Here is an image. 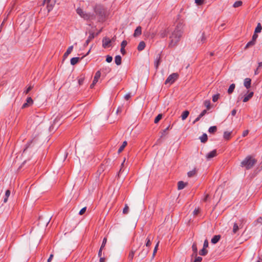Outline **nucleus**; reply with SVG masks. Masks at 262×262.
<instances>
[{"mask_svg": "<svg viewBox=\"0 0 262 262\" xmlns=\"http://www.w3.org/2000/svg\"><path fill=\"white\" fill-rule=\"evenodd\" d=\"M196 170L195 168H194L192 170L189 171L187 173V175L188 177H192L196 174Z\"/></svg>", "mask_w": 262, "mask_h": 262, "instance_id": "nucleus-32", "label": "nucleus"}, {"mask_svg": "<svg viewBox=\"0 0 262 262\" xmlns=\"http://www.w3.org/2000/svg\"><path fill=\"white\" fill-rule=\"evenodd\" d=\"M199 41H200L202 43L205 42L206 40V37L205 35V33L203 32L202 33V35L201 38L199 39Z\"/></svg>", "mask_w": 262, "mask_h": 262, "instance_id": "nucleus-39", "label": "nucleus"}, {"mask_svg": "<svg viewBox=\"0 0 262 262\" xmlns=\"http://www.w3.org/2000/svg\"><path fill=\"white\" fill-rule=\"evenodd\" d=\"M195 257L194 260L192 262H201L202 260V258L200 256H198L197 255L196 256H194Z\"/></svg>", "mask_w": 262, "mask_h": 262, "instance_id": "nucleus-45", "label": "nucleus"}, {"mask_svg": "<svg viewBox=\"0 0 262 262\" xmlns=\"http://www.w3.org/2000/svg\"><path fill=\"white\" fill-rule=\"evenodd\" d=\"M106 242H107V238H106V237H104L103 239L102 245L100 247V248L101 249H103L104 248V247H105V244L106 243Z\"/></svg>", "mask_w": 262, "mask_h": 262, "instance_id": "nucleus-46", "label": "nucleus"}, {"mask_svg": "<svg viewBox=\"0 0 262 262\" xmlns=\"http://www.w3.org/2000/svg\"><path fill=\"white\" fill-rule=\"evenodd\" d=\"M160 62H161V57H160V55L158 54L155 59V67L156 69H157L158 68Z\"/></svg>", "mask_w": 262, "mask_h": 262, "instance_id": "nucleus-20", "label": "nucleus"}, {"mask_svg": "<svg viewBox=\"0 0 262 262\" xmlns=\"http://www.w3.org/2000/svg\"><path fill=\"white\" fill-rule=\"evenodd\" d=\"M56 2V0H43L42 5L46 6L48 12H49L53 9Z\"/></svg>", "mask_w": 262, "mask_h": 262, "instance_id": "nucleus-5", "label": "nucleus"}, {"mask_svg": "<svg viewBox=\"0 0 262 262\" xmlns=\"http://www.w3.org/2000/svg\"><path fill=\"white\" fill-rule=\"evenodd\" d=\"M84 77H80L78 79V83L80 85H82L84 81Z\"/></svg>", "mask_w": 262, "mask_h": 262, "instance_id": "nucleus-52", "label": "nucleus"}, {"mask_svg": "<svg viewBox=\"0 0 262 262\" xmlns=\"http://www.w3.org/2000/svg\"><path fill=\"white\" fill-rule=\"evenodd\" d=\"M243 3L242 1H236L235 2L234 4H233V7L234 8H237V7H238L241 6H242Z\"/></svg>", "mask_w": 262, "mask_h": 262, "instance_id": "nucleus-42", "label": "nucleus"}, {"mask_svg": "<svg viewBox=\"0 0 262 262\" xmlns=\"http://www.w3.org/2000/svg\"><path fill=\"white\" fill-rule=\"evenodd\" d=\"M207 253L208 250H207L206 248H203V249L199 251V254L202 256H205Z\"/></svg>", "mask_w": 262, "mask_h": 262, "instance_id": "nucleus-37", "label": "nucleus"}, {"mask_svg": "<svg viewBox=\"0 0 262 262\" xmlns=\"http://www.w3.org/2000/svg\"><path fill=\"white\" fill-rule=\"evenodd\" d=\"M127 42L126 40H123L122 41V42H121V48H124L125 47V46L127 45Z\"/></svg>", "mask_w": 262, "mask_h": 262, "instance_id": "nucleus-54", "label": "nucleus"}, {"mask_svg": "<svg viewBox=\"0 0 262 262\" xmlns=\"http://www.w3.org/2000/svg\"><path fill=\"white\" fill-rule=\"evenodd\" d=\"M26 102L30 105H31L33 103V100L31 98V97H29L27 98Z\"/></svg>", "mask_w": 262, "mask_h": 262, "instance_id": "nucleus-47", "label": "nucleus"}, {"mask_svg": "<svg viewBox=\"0 0 262 262\" xmlns=\"http://www.w3.org/2000/svg\"><path fill=\"white\" fill-rule=\"evenodd\" d=\"M221 238V235H215L211 239V242L213 244H215L219 242Z\"/></svg>", "mask_w": 262, "mask_h": 262, "instance_id": "nucleus-15", "label": "nucleus"}, {"mask_svg": "<svg viewBox=\"0 0 262 262\" xmlns=\"http://www.w3.org/2000/svg\"><path fill=\"white\" fill-rule=\"evenodd\" d=\"M145 47V43L143 41H141L140 42L138 46L137 47V49L138 51H141L144 49Z\"/></svg>", "mask_w": 262, "mask_h": 262, "instance_id": "nucleus-22", "label": "nucleus"}, {"mask_svg": "<svg viewBox=\"0 0 262 262\" xmlns=\"http://www.w3.org/2000/svg\"><path fill=\"white\" fill-rule=\"evenodd\" d=\"M219 97H220V94H217L214 95L212 96V101L214 102H216L218 100Z\"/></svg>", "mask_w": 262, "mask_h": 262, "instance_id": "nucleus-43", "label": "nucleus"}, {"mask_svg": "<svg viewBox=\"0 0 262 262\" xmlns=\"http://www.w3.org/2000/svg\"><path fill=\"white\" fill-rule=\"evenodd\" d=\"M127 143L126 141H125L123 142L122 145L119 147V148L118 150V154L121 153L125 147L127 145Z\"/></svg>", "mask_w": 262, "mask_h": 262, "instance_id": "nucleus-28", "label": "nucleus"}, {"mask_svg": "<svg viewBox=\"0 0 262 262\" xmlns=\"http://www.w3.org/2000/svg\"><path fill=\"white\" fill-rule=\"evenodd\" d=\"M142 33V28L140 26H138L137 27L136 30H135L134 33V36L137 37L141 34Z\"/></svg>", "mask_w": 262, "mask_h": 262, "instance_id": "nucleus-18", "label": "nucleus"}, {"mask_svg": "<svg viewBox=\"0 0 262 262\" xmlns=\"http://www.w3.org/2000/svg\"><path fill=\"white\" fill-rule=\"evenodd\" d=\"M192 250L193 251V253L191 255L192 257L196 256L198 255V248L196 243H193L192 245Z\"/></svg>", "mask_w": 262, "mask_h": 262, "instance_id": "nucleus-14", "label": "nucleus"}, {"mask_svg": "<svg viewBox=\"0 0 262 262\" xmlns=\"http://www.w3.org/2000/svg\"><path fill=\"white\" fill-rule=\"evenodd\" d=\"M121 61H122V58L120 55H117L115 56V62L117 65H118V66L120 65L121 64Z\"/></svg>", "mask_w": 262, "mask_h": 262, "instance_id": "nucleus-23", "label": "nucleus"}, {"mask_svg": "<svg viewBox=\"0 0 262 262\" xmlns=\"http://www.w3.org/2000/svg\"><path fill=\"white\" fill-rule=\"evenodd\" d=\"M239 223H234L233 224V229L232 231V234H239L238 231L239 230V226H238Z\"/></svg>", "mask_w": 262, "mask_h": 262, "instance_id": "nucleus-12", "label": "nucleus"}, {"mask_svg": "<svg viewBox=\"0 0 262 262\" xmlns=\"http://www.w3.org/2000/svg\"><path fill=\"white\" fill-rule=\"evenodd\" d=\"M186 184V183H184L183 181H179L178 183V189L179 190L183 189L185 187Z\"/></svg>", "mask_w": 262, "mask_h": 262, "instance_id": "nucleus-24", "label": "nucleus"}, {"mask_svg": "<svg viewBox=\"0 0 262 262\" xmlns=\"http://www.w3.org/2000/svg\"><path fill=\"white\" fill-rule=\"evenodd\" d=\"M257 222L262 224V216L259 217L258 219H257Z\"/></svg>", "mask_w": 262, "mask_h": 262, "instance_id": "nucleus-63", "label": "nucleus"}, {"mask_svg": "<svg viewBox=\"0 0 262 262\" xmlns=\"http://www.w3.org/2000/svg\"><path fill=\"white\" fill-rule=\"evenodd\" d=\"M255 44V42L254 41H253V40H251L250 41H249L246 45V46L245 47V50H246L248 48H249V47H252Z\"/></svg>", "mask_w": 262, "mask_h": 262, "instance_id": "nucleus-33", "label": "nucleus"}, {"mask_svg": "<svg viewBox=\"0 0 262 262\" xmlns=\"http://www.w3.org/2000/svg\"><path fill=\"white\" fill-rule=\"evenodd\" d=\"M100 76H101V72H100V71H98L95 73V75L94 77V79L93 80V81L94 82V84H96L97 83V82H98V79H99Z\"/></svg>", "mask_w": 262, "mask_h": 262, "instance_id": "nucleus-17", "label": "nucleus"}, {"mask_svg": "<svg viewBox=\"0 0 262 262\" xmlns=\"http://www.w3.org/2000/svg\"><path fill=\"white\" fill-rule=\"evenodd\" d=\"M262 30V27L261 26V24L260 23H258L257 27H256L255 29L254 33H260Z\"/></svg>", "mask_w": 262, "mask_h": 262, "instance_id": "nucleus-36", "label": "nucleus"}, {"mask_svg": "<svg viewBox=\"0 0 262 262\" xmlns=\"http://www.w3.org/2000/svg\"><path fill=\"white\" fill-rule=\"evenodd\" d=\"M171 31V29L168 27L166 29L161 30L159 32V35L161 38H164L168 34L169 35Z\"/></svg>", "mask_w": 262, "mask_h": 262, "instance_id": "nucleus-8", "label": "nucleus"}, {"mask_svg": "<svg viewBox=\"0 0 262 262\" xmlns=\"http://www.w3.org/2000/svg\"><path fill=\"white\" fill-rule=\"evenodd\" d=\"M195 2L198 5H200L203 4L202 0H195Z\"/></svg>", "mask_w": 262, "mask_h": 262, "instance_id": "nucleus-60", "label": "nucleus"}, {"mask_svg": "<svg viewBox=\"0 0 262 262\" xmlns=\"http://www.w3.org/2000/svg\"><path fill=\"white\" fill-rule=\"evenodd\" d=\"M111 39L107 37H105L102 39V47L104 48H106L109 47L111 45L110 43L111 42Z\"/></svg>", "mask_w": 262, "mask_h": 262, "instance_id": "nucleus-9", "label": "nucleus"}, {"mask_svg": "<svg viewBox=\"0 0 262 262\" xmlns=\"http://www.w3.org/2000/svg\"><path fill=\"white\" fill-rule=\"evenodd\" d=\"M149 250L148 248H145L144 246L143 247L142 250L138 254V256L141 258V260L146 257L149 252Z\"/></svg>", "mask_w": 262, "mask_h": 262, "instance_id": "nucleus-7", "label": "nucleus"}, {"mask_svg": "<svg viewBox=\"0 0 262 262\" xmlns=\"http://www.w3.org/2000/svg\"><path fill=\"white\" fill-rule=\"evenodd\" d=\"M189 114V112L188 111L186 110V111H184L181 115V118H182V120H185L188 117Z\"/></svg>", "mask_w": 262, "mask_h": 262, "instance_id": "nucleus-27", "label": "nucleus"}, {"mask_svg": "<svg viewBox=\"0 0 262 262\" xmlns=\"http://www.w3.org/2000/svg\"><path fill=\"white\" fill-rule=\"evenodd\" d=\"M10 193H11V192H10V190H7L6 191L5 196H4V200H3L4 203H5L7 202L8 199L9 197Z\"/></svg>", "mask_w": 262, "mask_h": 262, "instance_id": "nucleus-25", "label": "nucleus"}, {"mask_svg": "<svg viewBox=\"0 0 262 262\" xmlns=\"http://www.w3.org/2000/svg\"><path fill=\"white\" fill-rule=\"evenodd\" d=\"M182 33L183 31L182 30L181 25H177L174 30H171V31L170 32L169 36V48H173L178 45V43L179 42L182 36Z\"/></svg>", "mask_w": 262, "mask_h": 262, "instance_id": "nucleus-1", "label": "nucleus"}, {"mask_svg": "<svg viewBox=\"0 0 262 262\" xmlns=\"http://www.w3.org/2000/svg\"><path fill=\"white\" fill-rule=\"evenodd\" d=\"M159 242H158L157 243V244H156L155 247V249L154 250V252H153V257L154 256L155 253L157 252V249H158V246H159Z\"/></svg>", "mask_w": 262, "mask_h": 262, "instance_id": "nucleus-51", "label": "nucleus"}, {"mask_svg": "<svg viewBox=\"0 0 262 262\" xmlns=\"http://www.w3.org/2000/svg\"><path fill=\"white\" fill-rule=\"evenodd\" d=\"M208 247V242L207 239H205L204 244H203V248H206Z\"/></svg>", "mask_w": 262, "mask_h": 262, "instance_id": "nucleus-55", "label": "nucleus"}, {"mask_svg": "<svg viewBox=\"0 0 262 262\" xmlns=\"http://www.w3.org/2000/svg\"><path fill=\"white\" fill-rule=\"evenodd\" d=\"M130 94L128 93L125 95L124 98L126 100H128L130 98Z\"/></svg>", "mask_w": 262, "mask_h": 262, "instance_id": "nucleus-58", "label": "nucleus"}, {"mask_svg": "<svg viewBox=\"0 0 262 262\" xmlns=\"http://www.w3.org/2000/svg\"><path fill=\"white\" fill-rule=\"evenodd\" d=\"M217 155L216 150L214 149L212 151L208 153L206 155V158L207 160H210L212 158H214Z\"/></svg>", "mask_w": 262, "mask_h": 262, "instance_id": "nucleus-13", "label": "nucleus"}, {"mask_svg": "<svg viewBox=\"0 0 262 262\" xmlns=\"http://www.w3.org/2000/svg\"><path fill=\"white\" fill-rule=\"evenodd\" d=\"M162 118V114H159L155 118V120H154V123L156 124L158 123Z\"/></svg>", "mask_w": 262, "mask_h": 262, "instance_id": "nucleus-38", "label": "nucleus"}, {"mask_svg": "<svg viewBox=\"0 0 262 262\" xmlns=\"http://www.w3.org/2000/svg\"><path fill=\"white\" fill-rule=\"evenodd\" d=\"M94 11L98 17L99 21L105 20L107 15V11L103 6L96 5L94 8Z\"/></svg>", "mask_w": 262, "mask_h": 262, "instance_id": "nucleus-2", "label": "nucleus"}, {"mask_svg": "<svg viewBox=\"0 0 262 262\" xmlns=\"http://www.w3.org/2000/svg\"><path fill=\"white\" fill-rule=\"evenodd\" d=\"M33 88V85H30L27 89L24 91V94H28L31 90Z\"/></svg>", "mask_w": 262, "mask_h": 262, "instance_id": "nucleus-41", "label": "nucleus"}, {"mask_svg": "<svg viewBox=\"0 0 262 262\" xmlns=\"http://www.w3.org/2000/svg\"><path fill=\"white\" fill-rule=\"evenodd\" d=\"M76 12L85 20L93 19L94 18V15L83 11V10L80 8L77 9Z\"/></svg>", "mask_w": 262, "mask_h": 262, "instance_id": "nucleus-4", "label": "nucleus"}, {"mask_svg": "<svg viewBox=\"0 0 262 262\" xmlns=\"http://www.w3.org/2000/svg\"><path fill=\"white\" fill-rule=\"evenodd\" d=\"M256 262H262V254L259 256L258 260Z\"/></svg>", "mask_w": 262, "mask_h": 262, "instance_id": "nucleus-64", "label": "nucleus"}, {"mask_svg": "<svg viewBox=\"0 0 262 262\" xmlns=\"http://www.w3.org/2000/svg\"><path fill=\"white\" fill-rule=\"evenodd\" d=\"M129 208L127 204H125V207L123 208V214H127L128 212Z\"/></svg>", "mask_w": 262, "mask_h": 262, "instance_id": "nucleus-44", "label": "nucleus"}, {"mask_svg": "<svg viewBox=\"0 0 262 262\" xmlns=\"http://www.w3.org/2000/svg\"><path fill=\"white\" fill-rule=\"evenodd\" d=\"M256 160L251 156H247L242 162L241 166L245 167L247 169L251 168L256 163Z\"/></svg>", "mask_w": 262, "mask_h": 262, "instance_id": "nucleus-3", "label": "nucleus"}, {"mask_svg": "<svg viewBox=\"0 0 262 262\" xmlns=\"http://www.w3.org/2000/svg\"><path fill=\"white\" fill-rule=\"evenodd\" d=\"M235 84L234 83H232L231 84L230 86H229V88L228 90V93L229 94H231L233 93V92L234 91V90L235 89Z\"/></svg>", "mask_w": 262, "mask_h": 262, "instance_id": "nucleus-30", "label": "nucleus"}, {"mask_svg": "<svg viewBox=\"0 0 262 262\" xmlns=\"http://www.w3.org/2000/svg\"><path fill=\"white\" fill-rule=\"evenodd\" d=\"M136 251V249L134 250V249L133 248L132 251L129 253L128 259H129L130 261H132L133 259Z\"/></svg>", "mask_w": 262, "mask_h": 262, "instance_id": "nucleus-29", "label": "nucleus"}, {"mask_svg": "<svg viewBox=\"0 0 262 262\" xmlns=\"http://www.w3.org/2000/svg\"><path fill=\"white\" fill-rule=\"evenodd\" d=\"M199 212H200L199 208H195L194 210V211L193 212V213L194 215H198L199 213Z\"/></svg>", "mask_w": 262, "mask_h": 262, "instance_id": "nucleus-56", "label": "nucleus"}, {"mask_svg": "<svg viewBox=\"0 0 262 262\" xmlns=\"http://www.w3.org/2000/svg\"><path fill=\"white\" fill-rule=\"evenodd\" d=\"M113 60V58L112 56H110V55H107L106 56V61L107 62H112Z\"/></svg>", "mask_w": 262, "mask_h": 262, "instance_id": "nucleus-50", "label": "nucleus"}, {"mask_svg": "<svg viewBox=\"0 0 262 262\" xmlns=\"http://www.w3.org/2000/svg\"><path fill=\"white\" fill-rule=\"evenodd\" d=\"M236 223H239L242 224H245L246 223V220L245 218H241Z\"/></svg>", "mask_w": 262, "mask_h": 262, "instance_id": "nucleus-49", "label": "nucleus"}, {"mask_svg": "<svg viewBox=\"0 0 262 262\" xmlns=\"http://www.w3.org/2000/svg\"><path fill=\"white\" fill-rule=\"evenodd\" d=\"M251 80L250 78H246L244 80V86L247 89H248L251 86Z\"/></svg>", "mask_w": 262, "mask_h": 262, "instance_id": "nucleus-16", "label": "nucleus"}, {"mask_svg": "<svg viewBox=\"0 0 262 262\" xmlns=\"http://www.w3.org/2000/svg\"><path fill=\"white\" fill-rule=\"evenodd\" d=\"M89 34H90V35L84 44V47L87 46L89 45V43H90V42L92 40H93L94 38V37H95L94 32H93L92 31H89Z\"/></svg>", "mask_w": 262, "mask_h": 262, "instance_id": "nucleus-10", "label": "nucleus"}, {"mask_svg": "<svg viewBox=\"0 0 262 262\" xmlns=\"http://www.w3.org/2000/svg\"><path fill=\"white\" fill-rule=\"evenodd\" d=\"M209 198V195L208 194H207L205 195L204 198L203 199V201L204 202H207Z\"/></svg>", "mask_w": 262, "mask_h": 262, "instance_id": "nucleus-59", "label": "nucleus"}, {"mask_svg": "<svg viewBox=\"0 0 262 262\" xmlns=\"http://www.w3.org/2000/svg\"><path fill=\"white\" fill-rule=\"evenodd\" d=\"M217 130V127L216 126H212L209 128L208 132L209 133L213 134Z\"/></svg>", "mask_w": 262, "mask_h": 262, "instance_id": "nucleus-35", "label": "nucleus"}, {"mask_svg": "<svg viewBox=\"0 0 262 262\" xmlns=\"http://www.w3.org/2000/svg\"><path fill=\"white\" fill-rule=\"evenodd\" d=\"M178 74L177 73H172L170 75L165 81V84H172L178 78Z\"/></svg>", "mask_w": 262, "mask_h": 262, "instance_id": "nucleus-6", "label": "nucleus"}, {"mask_svg": "<svg viewBox=\"0 0 262 262\" xmlns=\"http://www.w3.org/2000/svg\"><path fill=\"white\" fill-rule=\"evenodd\" d=\"M79 57H73L71 59V64L73 66L76 64L79 60Z\"/></svg>", "mask_w": 262, "mask_h": 262, "instance_id": "nucleus-31", "label": "nucleus"}, {"mask_svg": "<svg viewBox=\"0 0 262 262\" xmlns=\"http://www.w3.org/2000/svg\"><path fill=\"white\" fill-rule=\"evenodd\" d=\"M169 126L167 127L165 129L163 130L162 133L161 137L166 134V132L169 129Z\"/></svg>", "mask_w": 262, "mask_h": 262, "instance_id": "nucleus-57", "label": "nucleus"}, {"mask_svg": "<svg viewBox=\"0 0 262 262\" xmlns=\"http://www.w3.org/2000/svg\"><path fill=\"white\" fill-rule=\"evenodd\" d=\"M258 37V35L256 33H254V34L252 36V40L256 42V40Z\"/></svg>", "mask_w": 262, "mask_h": 262, "instance_id": "nucleus-53", "label": "nucleus"}, {"mask_svg": "<svg viewBox=\"0 0 262 262\" xmlns=\"http://www.w3.org/2000/svg\"><path fill=\"white\" fill-rule=\"evenodd\" d=\"M231 137V132H225L224 133V138L227 140L230 139Z\"/></svg>", "mask_w": 262, "mask_h": 262, "instance_id": "nucleus-34", "label": "nucleus"}, {"mask_svg": "<svg viewBox=\"0 0 262 262\" xmlns=\"http://www.w3.org/2000/svg\"><path fill=\"white\" fill-rule=\"evenodd\" d=\"M53 256H54L53 254H51L50 255L49 258L48 259L47 262H51L52 259V258H53Z\"/></svg>", "mask_w": 262, "mask_h": 262, "instance_id": "nucleus-62", "label": "nucleus"}, {"mask_svg": "<svg viewBox=\"0 0 262 262\" xmlns=\"http://www.w3.org/2000/svg\"><path fill=\"white\" fill-rule=\"evenodd\" d=\"M73 46H70L67 51L64 53V55H63V57L64 58H67L68 55L72 52V51H73Z\"/></svg>", "mask_w": 262, "mask_h": 262, "instance_id": "nucleus-21", "label": "nucleus"}, {"mask_svg": "<svg viewBox=\"0 0 262 262\" xmlns=\"http://www.w3.org/2000/svg\"><path fill=\"white\" fill-rule=\"evenodd\" d=\"M249 133V131L248 130H244L243 133V137H246Z\"/></svg>", "mask_w": 262, "mask_h": 262, "instance_id": "nucleus-61", "label": "nucleus"}, {"mask_svg": "<svg viewBox=\"0 0 262 262\" xmlns=\"http://www.w3.org/2000/svg\"><path fill=\"white\" fill-rule=\"evenodd\" d=\"M201 142L205 143L208 140V136L206 134L204 133L202 136L200 137Z\"/></svg>", "mask_w": 262, "mask_h": 262, "instance_id": "nucleus-26", "label": "nucleus"}, {"mask_svg": "<svg viewBox=\"0 0 262 262\" xmlns=\"http://www.w3.org/2000/svg\"><path fill=\"white\" fill-rule=\"evenodd\" d=\"M204 104L206 107L207 110L210 109V101L209 100H205L204 102Z\"/></svg>", "mask_w": 262, "mask_h": 262, "instance_id": "nucleus-40", "label": "nucleus"}, {"mask_svg": "<svg viewBox=\"0 0 262 262\" xmlns=\"http://www.w3.org/2000/svg\"><path fill=\"white\" fill-rule=\"evenodd\" d=\"M86 210V207H83L80 210V211L79 212V214L81 215H83L85 212Z\"/></svg>", "mask_w": 262, "mask_h": 262, "instance_id": "nucleus-48", "label": "nucleus"}, {"mask_svg": "<svg viewBox=\"0 0 262 262\" xmlns=\"http://www.w3.org/2000/svg\"><path fill=\"white\" fill-rule=\"evenodd\" d=\"M152 237L150 235H149L148 237L146 239V243H145V248H148L151 244V240L152 239Z\"/></svg>", "mask_w": 262, "mask_h": 262, "instance_id": "nucleus-19", "label": "nucleus"}, {"mask_svg": "<svg viewBox=\"0 0 262 262\" xmlns=\"http://www.w3.org/2000/svg\"><path fill=\"white\" fill-rule=\"evenodd\" d=\"M247 93L248 94L245 95L243 99V101L244 102L248 101L254 95V93L253 92H249V91H247Z\"/></svg>", "mask_w": 262, "mask_h": 262, "instance_id": "nucleus-11", "label": "nucleus"}]
</instances>
